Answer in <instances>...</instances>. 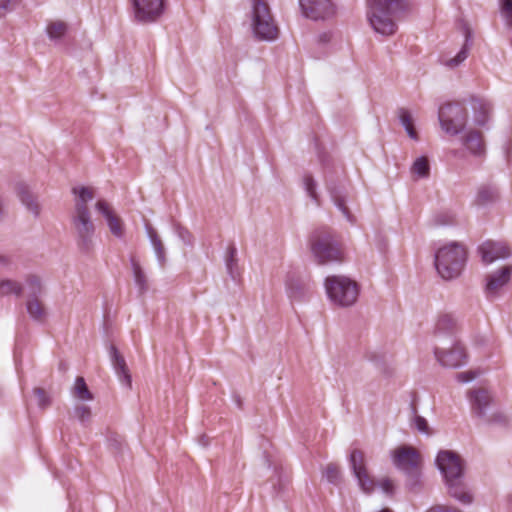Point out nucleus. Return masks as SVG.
Here are the masks:
<instances>
[{"instance_id": "nucleus-23", "label": "nucleus", "mask_w": 512, "mask_h": 512, "mask_svg": "<svg viewBox=\"0 0 512 512\" xmlns=\"http://www.w3.org/2000/svg\"><path fill=\"white\" fill-rule=\"evenodd\" d=\"M399 118H400L402 125L405 127L409 137L414 140H417L418 135H417V131L414 127L413 119H412L410 112L404 108L400 109L399 110Z\"/></svg>"}, {"instance_id": "nucleus-4", "label": "nucleus", "mask_w": 512, "mask_h": 512, "mask_svg": "<svg viewBox=\"0 0 512 512\" xmlns=\"http://www.w3.org/2000/svg\"><path fill=\"white\" fill-rule=\"evenodd\" d=\"M252 28L254 35L260 40L272 41L279 35V28L264 0H252Z\"/></svg>"}, {"instance_id": "nucleus-35", "label": "nucleus", "mask_w": 512, "mask_h": 512, "mask_svg": "<svg viewBox=\"0 0 512 512\" xmlns=\"http://www.w3.org/2000/svg\"><path fill=\"white\" fill-rule=\"evenodd\" d=\"M502 12L509 25H512V0H500Z\"/></svg>"}, {"instance_id": "nucleus-37", "label": "nucleus", "mask_w": 512, "mask_h": 512, "mask_svg": "<svg viewBox=\"0 0 512 512\" xmlns=\"http://www.w3.org/2000/svg\"><path fill=\"white\" fill-rule=\"evenodd\" d=\"M34 394L38 400V404L41 407H46L49 404V398L46 395V392L42 388H35Z\"/></svg>"}, {"instance_id": "nucleus-30", "label": "nucleus", "mask_w": 512, "mask_h": 512, "mask_svg": "<svg viewBox=\"0 0 512 512\" xmlns=\"http://www.w3.org/2000/svg\"><path fill=\"white\" fill-rule=\"evenodd\" d=\"M412 172L414 174H417L420 177L428 176L429 163H428L427 158H425V157L418 158L412 166Z\"/></svg>"}, {"instance_id": "nucleus-8", "label": "nucleus", "mask_w": 512, "mask_h": 512, "mask_svg": "<svg viewBox=\"0 0 512 512\" xmlns=\"http://www.w3.org/2000/svg\"><path fill=\"white\" fill-rule=\"evenodd\" d=\"M436 463L443 473L446 482L456 480L463 474V463L461 458L451 451H440L436 458Z\"/></svg>"}, {"instance_id": "nucleus-22", "label": "nucleus", "mask_w": 512, "mask_h": 512, "mask_svg": "<svg viewBox=\"0 0 512 512\" xmlns=\"http://www.w3.org/2000/svg\"><path fill=\"white\" fill-rule=\"evenodd\" d=\"M27 310L29 315L37 321H43L46 317L45 308L37 298L30 299L27 302Z\"/></svg>"}, {"instance_id": "nucleus-32", "label": "nucleus", "mask_w": 512, "mask_h": 512, "mask_svg": "<svg viewBox=\"0 0 512 512\" xmlns=\"http://www.w3.org/2000/svg\"><path fill=\"white\" fill-rule=\"evenodd\" d=\"M132 267H133L134 278H135V281H136L137 285L141 289H145V287H146V276H145L144 272L142 271L139 263L137 261H135V260H132Z\"/></svg>"}, {"instance_id": "nucleus-31", "label": "nucleus", "mask_w": 512, "mask_h": 512, "mask_svg": "<svg viewBox=\"0 0 512 512\" xmlns=\"http://www.w3.org/2000/svg\"><path fill=\"white\" fill-rule=\"evenodd\" d=\"M325 476L331 483H338L341 477L340 467L337 464H328L325 469Z\"/></svg>"}, {"instance_id": "nucleus-13", "label": "nucleus", "mask_w": 512, "mask_h": 512, "mask_svg": "<svg viewBox=\"0 0 512 512\" xmlns=\"http://www.w3.org/2000/svg\"><path fill=\"white\" fill-rule=\"evenodd\" d=\"M96 209L105 217L110 232L118 238L122 237L125 232L124 223L112 206L106 200L101 199L97 201Z\"/></svg>"}, {"instance_id": "nucleus-40", "label": "nucleus", "mask_w": 512, "mask_h": 512, "mask_svg": "<svg viewBox=\"0 0 512 512\" xmlns=\"http://www.w3.org/2000/svg\"><path fill=\"white\" fill-rule=\"evenodd\" d=\"M27 283L33 294H37L41 290L40 281L36 276H31L27 279Z\"/></svg>"}, {"instance_id": "nucleus-24", "label": "nucleus", "mask_w": 512, "mask_h": 512, "mask_svg": "<svg viewBox=\"0 0 512 512\" xmlns=\"http://www.w3.org/2000/svg\"><path fill=\"white\" fill-rule=\"evenodd\" d=\"M73 394L80 400H92L93 395L89 391L88 386L83 377H77L73 388Z\"/></svg>"}, {"instance_id": "nucleus-26", "label": "nucleus", "mask_w": 512, "mask_h": 512, "mask_svg": "<svg viewBox=\"0 0 512 512\" xmlns=\"http://www.w3.org/2000/svg\"><path fill=\"white\" fill-rule=\"evenodd\" d=\"M498 193L495 188L491 186H481L477 194V202L485 204L490 201L497 199Z\"/></svg>"}, {"instance_id": "nucleus-43", "label": "nucleus", "mask_w": 512, "mask_h": 512, "mask_svg": "<svg viewBox=\"0 0 512 512\" xmlns=\"http://www.w3.org/2000/svg\"><path fill=\"white\" fill-rule=\"evenodd\" d=\"M229 252H230V259L228 260L227 265H228V267H229V268H231V263H232L233 258H234V256H235L236 249H235L234 247H231V248L229 249Z\"/></svg>"}, {"instance_id": "nucleus-12", "label": "nucleus", "mask_w": 512, "mask_h": 512, "mask_svg": "<svg viewBox=\"0 0 512 512\" xmlns=\"http://www.w3.org/2000/svg\"><path fill=\"white\" fill-rule=\"evenodd\" d=\"M300 6L306 17L318 20L334 14L330 0H300Z\"/></svg>"}, {"instance_id": "nucleus-33", "label": "nucleus", "mask_w": 512, "mask_h": 512, "mask_svg": "<svg viewBox=\"0 0 512 512\" xmlns=\"http://www.w3.org/2000/svg\"><path fill=\"white\" fill-rule=\"evenodd\" d=\"M378 485L386 495L392 496L394 494L395 484L391 478H389V477L381 478L378 481Z\"/></svg>"}, {"instance_id": "nucleus-44", "label": "nucleus", "mask_w": 512, "mask_h": 512, "mask_svg": "<svg viewBox=\"0 0 512 512\" xmlns=\"http://www.w3.org/2000/svg\"><path fill=\"white\" fill-rule=\"evenodd\" d=\"M337 206L344 214H348V209L342 200L337 201Z\"/></svg>"}, {"instance_id": "nucleus-42", "label": "nucleus", "mask_w": 512, "mask_h": 512, "mask_svg": "<svg viewBox=\"0 0 512 512\" xmlns=\"http://www.w3.org/2000/svg\"><path fill=\"white\" fill-rule=\"evenodd\" d=\"M305 185H306V189H307L309 195L313 198H316L315 185H314V181H313L312 177H310V176L305 177Z\"/></svg>"}, {"instance_id": "nucleus-20", "label": "nucleus", "mask_w": 512, "mask_h": 512, "mask_svg": "<svg viewBox=\"0 0 512 512\" xmlns=\"http://www.w3.org/2000/svg\"><path fill=\"white\" fill-rule=\"evenodd\" d=\"M464 144L473 154H481L484 151V141L479 131H469Z\"/></svg>"}, {"instance_id": "nucleus-19", "label": "nucleus", "mask_w": 512, "mask_h": 512, "mask_svg": "<svg viewBox=\"0 0 512 512\" xmlns=\"http://www.w3.org/2000/svg\"><path fill=\"white\" fill-rule=\"evenodd\" d=\"M470 402L472 410L478 414L483 413V409L490 403L491 396L486 389L480 388L470 392Z\"/></svg>"}, {"instance_id": "nucleus-41", "label": "nucleus", "mask_w": 512, "mask_h": 512, "mask_svg": "<svg viewBox=\"0 0 512 512\" xmlns=\"http://www.w3.org/2000/svg\"><path fill=\"white\" fill-rule=\"evenodd\" d=\"M415 426L420 432L429 433L428 423L423 417L417 416L415 418Z\"/></svg>"}, {"instance_id": "nucleus-34", "label": "nucleus", "mask_w": 512, "mask_h": 512, "mask_svg": "<svg viewBox=\"0 0 512 512\" xmlns=\"http://www.w3.org/2000/svg\"><path fill=\"white\" fill-rule=\"evenodd\" d=\"M467 56H468V52H467L466 48L464 47L458 52V54L454 58L447 60L446 65L451 68L456 67L460 63H462L467 58Z\"/></svg>"}, {"instance_id": "nucleus-15", "label": "nucleus", "mask_w": 512, "mask_h": 512, "mask_svg": "<svg viewBox=\"0 0 512 512\" xmlns=\"http://www.w3.org/2000/svg\"><path fill=\"white\" fill-rule=\"evenodd\" d=\"M435 355L441 365L452 368L461 366L467 358L464 348L459 344L447 351L436 350Z\"/></svg>"}, {"instance_id": "nucleus-7", "label": "nucleus", "mask_w": 512, "mask_h": 512, "mask_svg": "<svg viewBox=\"0 0 512 512\" xmlns=\"http://www.w3.org/2000/svg\"><path fill=\"white\" fill-rule=\"evenodd\" d=\"M441 128L448 134L456 135L465 126L466 112L460 103H448L439 109Z\"/></svg>"}, {"instance_id": "nucleus-38", "label": "nucleus", "mask_w": 512, "mask_h": 512, "mask_svg": "<svg viewBox=\"0 0 512 512\" xmlns=\"http://www.w3.org/2000/svg\"><path fill=\"white\" fill-rule=\"evenodd\" d=\"M115 365L118 370H120L125 377L130 381V376L128 374V369L126 367L125 360L122 356L115 354Z\"/></svg>"}, {"instance_id": "nucleus-17", "label": "nucleus", "mask_w": 512, "mask_h": 512, "mask_svg": "<svg viewBox=\"0 0 512 512\" xmlns=\"http://www.w3.org/2000/svg\"><path fill=\"white\" fill-rule=\"evenodd\" d=\"M511 275L512 267L510 266H505L499 272L490 275L486 285L487 292L491 294L497 293L502 286L509 282Z\"/></svg>"}, {"instance_id": "nucleus-16", "label": "nucleus", "mask_w": 512, "mask_h": 512, "mask_svg": "<svg viewBox=\"0 0 512 512\" xmlns=\"http://www.w3.org/2000/svg\"><path fill=\"white\" fill-rule=\"evenodd\" d=\"M73 194L76 195L75 199V213L73 217H87L90 216L88 202L91 201L95 192L92 187H74Z\"/></svg>"}, {"instance_id": "nucleus-11", "label": "nucleus", "mask_w": 512, "mask_h": 512, "mask_svg": "<svg viewBox=\"0 0 512 512\" xmlns=\"http://www.w3.org/2000/svg\"><path fill=\"white\" fill-rule=\"evenodd\" d=\"M72 225L76 232L78 246L82 250H89L92 243V237L95 232V227L91 217H73Z\"/></svg>"}, {"instance_id": "nucleus-18", "label": "nucleus", "mask_w": 512, "mask_h": 512, "mask_svg": "<svg viewBox=\"0 0 512 512\" xmlns=\"http://www.w3.org/2000/svg\"><path fill=\"white\" fill-rule=\"evenodd\" d=\"M449 494L463 504H470L473 500L472 494L466 489L460 478L447 482Z\"/></svg>"}, {"instance_id": "nucleus-14", "label": "nucleus", "mask_w": 512, "mask_h": 512, "mask_svg": "<svg viewBox=\"0 0 512 512\" xmlns=\"http://www.w3.org/2000/svg\"><path fill=\"white\" fill-rule=\"evenodd\" d=\"M479 252L483 262L492 263L497 259L507 258L511 254L509 246L504 242L485 241L480 247Z\"/></svg>"}, {"instance_id": "nucleus-36", "label": "nucleus", "mask_w": 512, "mask_h": 512, "mask_svg": "<svg viewBox=\"0 0 512 512\" xmlns=\"http://www.w3.org/2000/svg\"><path fill=\"white\" fill-rule=\"evenodd\" d=\"M75 413L77 418L82 422L89 420L91 417V410L89 407L85 405L77 406L75 409Z\"/></svg>"}, {"instance_id": "nucleus-6", "label": "nucleus", "mask_w": 512, "mask_h": 512, "mask_svg": "<svg viewBox=\"0 0 512 512\" xmlns=\"http://www.w3.org/2000/svg\"><path fill=\"white\" fill-rule=\"evenodd\" d=\"M348 461L360 489L366 494H371L375 490L376 481L368 470L364 451L359 448H353Z\"/></svg>"}, {"instance_id": "nucleus-10", "label": "nucleus", "mask_w": 512, "mask_h": 512, "mask_svg": "<svg viewBox=\"0 0 512 512\" xmlns=\"http://www.w3.org/2000/svg\"><path fill=\"white\" fill-rule=\"evenodd\" d=\"M135 17L142 22L156 20L163 11V0H132Z\"/></svg>"}, {"instance_id": "nucleus-45", "label": "nucleus", "mask_w": 512, "mask_h": 512, "mask_svg": "<svg viewBox=\"0 0 512 512\" xmlns=\"http://www.w3.org/2000/svg\"><path fill=\"white\" fill-rule=\"evenodd\" d=\"M453 512H460V511H459L458 509H455V508H454V509H453Z\"/></svg>"}, {"instance_id": "nucleus-21", "label": "nucleus", "mask_w": 512, "mask_h": 512, "mask_svg": "<svg viewBox=\"0 0 512 512\" xmlns=\"http://www.w3.org/2000/svg\"><path fill=\"white\" fill-rule=\"evenodd\" d=\"M17 193L27 209L33 212L35 215H38L39 205L34 201L33 195L30 194L28 188L21 184L17 188Z\"/></svg>"}, {"instance_id": "nucleus-39", "label": "nucleus", "mask_w": 512, "mask_h": 512, "mask_svg": "<svg viewBox=\"0 0 512 512\" xmlns=\"http://www.w3.org/2000/svg\"><path fill=\"white\" fill-rule=\"evenodd\" d=\"M477 375H478V373L475 371L460 372V373H457V380L459 382L466 383V382H469V381L473 380L474 378H476Z\"/></svg>"}, {"instance_id": "nucleus-5", "label": "nucleus", "mask_w": 512, "mask_h": 512, "mask_svg": "<svg viewBox=\"0 0 512 512\" xmlns=\"http://www.w3.org/2000/svg\"><path fill=\"white\" fill-rule=\"evenodd\" d=\"M325 287L330 299L340 306H350L357 300L358 286L356 282L342 276H331L326 279Z\"/></svg>"}, {"instance_id": "nucleus-1", "label": "nucleus", "mask_w": 512, "mask_h": 512, "mask_svg": "<svg viewBox=\"0 0 512 512\" xmlns=\"http://www.w3.org/2000/svg\"><path fill=\"white\" fill-rule=\"evenodd\" d=\"M371 7L370 23L374 30L382 35H392L396 24L391 15L407 7L406 0H368Z\"/></svg>"}, {"instance_id": "nucleus-9", "label": "nucleus", "mask_w": 512, "mask_h": 512, "mask_svg": "<svg viewBox=\"0 0 512 512\" xmlns=\"http://www.w3.org/2000/svg\"><path fill=\"white\" fill-rule=\"evenodd\" d=\"M393 462L397 468L407 473L417 471L421 465L420 453L411 446H400L392 452Z\"/></svg>"}, {"instance_id": "nucleus-27", "label": "nucleus", "mask_w": 512, "mask_h": 512, "mask_svg": "<svg viewBox=\"0 0 512 512\" xmlns=\"http://www.w3.org/2000/svg\"><path fill=\"white\" fill-rule=\"evenodd\" d=\"M67 30V25L63 21H54L48 24L47 33L50 38L57 39L62 37Z\"/></svg>"}, {"instance_id": "nucleus-29", "label": "nucleus", "mask_w": 512, "mask_h": 512, "mask_svg": "<svg viewBox=\"0 0 512 512\" xmlns=\"http://www.w3.org/2000/svg\"><path fill=\"white\" fill-rule=\"evenodd\" d=\"M456 328V323L450 315H443L439 318L436 329L439 332H453Z\"/></svg>"}, {"instance_id": "nucleus-28", "label": "nucleus", "mask_w": 512, "mask_h": 512, "mask_svg": "<svg viewBox=\"0 0 512 512\" xmlns=\"http://www.w3.org/2000/svg\"><path fill=\"white\" fill-rule=\"evenodd\" d=\"M22 292V287L19 283L11 280H4L0 282V293L2 295H8V294H16L20 295Z\"/></svg>"}, {"instance_id": "nucleus-3", "label": "nucleus", "mask_w": 512, "mask_h": 512, "mask_svg": "<svg viewBox=\"0 0 512 512\" xmlns=\"http://www.w3.org/2000/svg\"><path fill=\"white\" fill-rule=\"evenodd\" d=\"M311 250L319 264L343 260L342 246L328 230L317 231L313 234Z\"/></svg>"}, {"instance_id": "nucleus-2", "label": "nucleus", "mask_w": 512, "mask_h": 512, "mask_svg": "<svg viewBox=\"0 0 512 512\" xmlns=\"http://www.w3.org/2000/svg\"><path fill=\"white\" fill-rule=\"evenodd\" d=\"M467 258L465 247L458 243H451L439 248L435 255V266L438 274L445 280L460 275Z\"/></svg>"}, {"instance_id": "nucleus-25", "label": "nucleus", "mask_w": 512, "mask_h": 512, "mask_svg": "<svg viewBox=\"0 0 512 512\" xmlns=\"http://www.w3.org/2000/svg\"><path fill=\"white\" fill-rule=\"evenodd\" d=\"M473 109L475 111H479L480 113V115L476 118L478 124H485L491 110L490 104L482 99H475L473 100Z\"/></svg>"}]
</instances>
